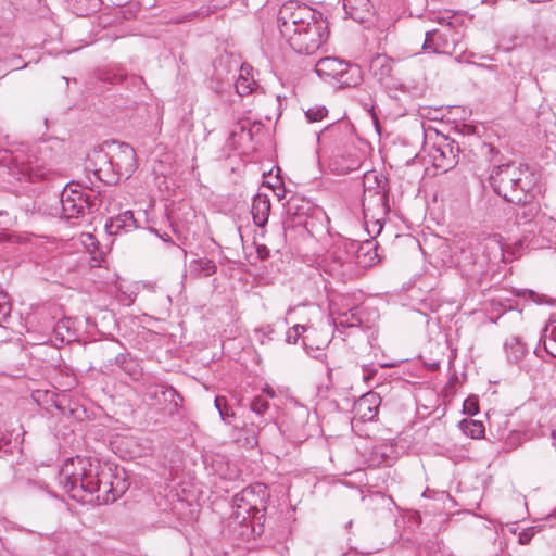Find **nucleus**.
<instances>
[{
	"mask_svg": "<svg viewBox=\"0 0 556 556\" xmlns=\"http://www.w3.org/2000/svg\"><path fill=\"white\" fill-rule=\"evenodd\" d=\"M395 366H396L395 363H383V364L379 365L380 368H391V367H395Z\"/></svg>",
	"mask_w": 556,
	"mask_h": 556,
	"instance_id": "obj_53",
	"label": "nucleus"
},
{
	"mask_svg": "<svg viewBox=\"0 0 556 556\" xmlns=\"http://www.w3.org/2000/svg\"><path fill=\"white\" fill-rule=\"evenodd\" d=\"M17 238L16 236L14 235H9V233H0V242H13L15 241L14 239Z\"/></svg>",
	"mask_w": 556,
	"mask_h": 556,
	"instance_id": "obj_47",
	"label": "nucleus"
},
{
	"mask_svg": "<svg viewBox=\"0 0 556 556\" xmlns=\"http://www.w3.org/2000/svg\"><path fill=\"white\" fill-rule=\"evenodd\" d=\"M277 22L281 36L299 54L315 53L328 36L321 13L296 0L280 7Z\"/></svg>",
	"mask_w": 556,
	"mask_h": 556,
	"instance_id": "obj_1",
	"label": "nucleus"
},
{
	"mask_svg": "<svg viewBox=\"0 0 556 556\" xmlns=\"http://www.w3.org/2000/svg\"><path fill=\"white\" fill-rule=\"evenodd\" d=\"M504 352L509 364L529 370L526 364L522 363L529 354V349L520 337L511 336L507 338L504 342Z\"/></svg>",
	"mask_w": 556,
	"mask_h": 556,
	"instance_id": "obj_18",
	"label": "nucleus"
},
{
	"mask_svg": "<svg viewBox=\"0 0 556 556\" xmlns=\"http://www.w3.org/2000/svg\"><path fill=\"white\" fill-rule=\"evenodd\" d=\"M363 216L365 229L368 235L374 238V236L378 235L382 229L380 219L377 218L372 220V229H370L368 219L369 210L365 207L364 203ZM377 242L372 239H367L362 242L350 239V278L362 276L366 269L379 263L380 258L377 253Z\"/></svg>",
	"mask_w": 556,
	"mask_h": 556,
	"instance_id": "obj_7",
	"label": "nucleus"
},
{
	"mask_svg": "<svg viewBox=\"0 0 556 556\" xmlns=\"http://www.w3.org/2000/svg\"><path fill=\"white\" fill-rule=\"evenodd\" d=\"M288 438L293 442H304L309 433L306 430V425L301 421L300 425H295L294 427H287Z\"/></svg>",
	"mask_w": 556,
	"mask_h": 556,
	"instance_id": "obj_34",
	"label": "nucleus"
},
{
	"mask_svg": "<svg viewBox=\"0 0 556 556\" xmlns=\"http://www.w3.org/2000/svg\"><path fill=\"white\" fill-rule=\"evenodd\" d=\"M131 79L134 80V84L142 81L141 77H137V76H132Z\"/></svg>",
	"mask_w": 556,
	"mask_h": 556,
	"instance_id": "obj_55",
	"label": "nucleus"
},
{
	"mask_svg": "<svg viewBox=\"0 0 556 556\" xmlns=\"http://www.w3.org/2000/svg\"><path fill=\"white\" fill-rule=\"evenodd\" d=\"M151 231L154 232L157 237H160L165 242L172 241L169 235L166 232L160 233L159 230H156V229H151Z\"/></svg>",
	"mask_w": 556,
	"mask_h": 556,
	"instance_id": "obj_48",
	"label": "nucleus"
},
{
	"mask_svg": "<svg viewBox=\"0 0 556 556\" xmlns=\"http://www.w3.org/2000/svg\"><path fill=\"white\" fill-rule=\"evenodd\" d=\"M362 81L363 73L361 66L350 62V89L354 88V92H350V100L376 121L377 117L374 112L375 106L370 92L365 89H356Z\"/></svg>",
	"mask_w": 556,
	"mask_h": 556,
	"instance_id": "obj_16",
	"label": "nucleus"
},
{
	"mask_svg": "<svg viewBox=\"0 0 556 556\" xmlns=\"http://www.w3.org/2000/svg\"><path fill=\"white\" fill-rule=\"evenodd\" d=\"M541 531V526H531L518 532V543L521 545L529 544L532 538Z\"/></svg>",
	"mask_w": 556,
	"mask_h": 556,
	"instance_id": "obj_36",
	"label": "nucleus"
},
{
	"mask_svg": "<svg viewBox=\"0 0 556 556\" xmlns=\"http://www.w3.org/2000/svg\"><path fill=\"white\" fill-rule=\"evenodd\" d=\"M351 7H357L358 9H370V3L369 0H350V8Z\"/></svg>",
	"mask_w": 556,
	"mask_h": 556,
	"instance_id": "obj_45",
	"label": "nucleus"
},
{
	"mask_svg": "<svg viewBox=\"0 0 556 556\" xmlns=\"http://www.w3.org/2000/svg\"><path fill=\"white\" fill-rule=\"evenodd\" d=\"M464 412L468 415H476L479 412L478 404L472 399H467L464 402Z\"/></svg>",
	"mask_w": 556,
	"mask_h": 556,
	"instance_id": "obj_44",
	"label": "nucleus"
},
{
	"mask_svg": "<svg viewBox=\"0 0 556 556\" xmlns=\"http://www.w3.org/2000/svg\"><path fill=\"white\" fill-rule=\"evenodd\" d=\"M363 164V155H359L350 148V173L361 169Z\"/></svg>",
	"mask_w": 556,
	"mask_h": 556,
	"instance_id": "obj_42",
	"label": "nucleus"
},
{
	"mask_svg": "<svg viewBox=\"0 0 556 556\" xmlns=\"http://www.w3.org/2000/svg\"><path fill=\"white\" fill-rule=\"evenodd\" d=\"M257 254L262 260H264V258L268 257L269 251L265 245H260V247H257Z\"/></svg>",
	"mask_w": 556,
	"mask_h": 556,
	"instance_id": "obj_46",
	"label": "nucleus"
},
{
	"mask_svg": "<svg viewBox=\"0 0 556 556\" xmlns=\"http://www.w3.org/2000/svg\"><path fill=\"white\" fill-rule=\"evenodd\" d=\"M101 473L110 476V467L98 459L76 456L68 458L61 468L59 483L70 496L81 503H90L101 488Z\"/></svg>",
	"mask_w": 556,
	"mask_h": 556,
	"instance_id": "obj_4",
	"label": "nucleus"
},
{
	"mask_svg": "<svg viewBox=\"0 0 556 556\" xmlns=\"http://www.w3.org/2000/svg\"><path fill=\"white\" fill-rule=\"evenodd\" d=\"M353 182H354V185H356V186H357V188H359V187H361V185H362V184L358 181V177H357V178H353Z\"/></svg>",
	"mask_w": 556,
	"mask_h": 556,
	"instance_id": "obj_57",
	"label": "nucleus"
},
{
	"mask_svg": "<svg viewBox=\"0 0 556 556\" xmlns=\"http://www.w3.org/2000/svg\"><path fill=\"white\" fill-rule=\"evenodd\" d=\"M339 129V126L331 125L326 128V134H329L331 136H334L337 134V130Z\"/></svg>",
	"mask_w": 556,
	"mask_h": 556,
	"instance_id": "obj_50",
	"label": "nucleus"
},
{
	"mask_svg": "<svg viewBox=\"0 0 556 556\" xmlns=\"http://www.w3.org/2000/svg\"><path fill=\"white\" fill-rule=\"evenodd\" d=\"M551 1L552 0H528V2L531 3V4L548 3Z\"/></svg>",
	"mask_w": 556,
	"mask_h": 556,
	"instance_id": "obj_52",
	"label": "nucleus"
},
{
	"mask_svg": "<svg viewBox=\"0 0 556 556\" xmlns=\"http://www.w3.org/2000/svg\"><path fill=\"white\" fill-rule=\"evenodd\" d=\"M269 497L268 488L264 483L249 485L233 496L231 519L233 523L245 528L241 534L256 539L264 533Z\"/></svg>",
	"mask_w": 556,
	"mask_h": 556,
	"instance_id": "obj_5",
	"label": "nucleus"
},
{
	"mask_svg": "<svg viewBox=\"0 0 556 556\" xmlns=\"http://www.w3.org/2000/svg\"><path fill=\"white\" fill-rule=\"evenodd\" d=\"M0 165L5 166L9 175L17 181L43 180L51 173L45 165L39 164L35 154L25 146L0 151Z\"/></svg>",
	"mask_w": 556,
	"mask_h": 556,
	"instance_id": "obj_6",
	"label": "nucleus"
},
{
	"mask_svg": "<svg viewBox=\"0 0 556 556\" xmlns=\"http://www.w3.org/2000/svg\"><path fill=\"white\" fill-rule=\"evenodd\" d=\"M376 318V311L367 312L366 307H356L350 303V337H364L372 346L374 341L377 340Z\"/></svg>",
	"mask_w": 556,
	"mask_h": 556,
	"instance_id": "obj_12",
	"label": "nucleus"
},
{
	"mask_svg": "<svg viewBox=\"0 0 556 556\" xmlns=\"http://www.w3.org/2000/svg\"><path fill=\"white\" fill-rule=\"evenodd\" d=\"M553 517L554 519H556V509L553 510L552 514L548 515V518Z\"/></svg>",
	"mask_w": 556,
	"mask_h": 556,
	"instance_id": "obj_59",
	"label": "nucleus"
},
{
	"mask_svg": "<svg viewBox=\"0 0 556 556\" xmlns=\"http://www.w3.org/2000/svg\"><path fill=\"white\" fill-rule=\"evenodd\" d=\"M511 293L515 296L522 298L525 301H530L535 304H549V301L547 300V296L544 294H539L533 290L530 289H513Z\"/></svg>",
	"mask_w": 556,
	"mask_h": 556,
	"instance_id": "obj_32",
	"label": "nucleus"
},
{
	"mask_svg": "<svg viewBox=\"0 0 556 556\" xmlns=\"http://www.w3.org/2000/svg\"><path fill=\"white\" fill-rule=\"evenodd\" d=\"M12 304L8 293L0 291V321H4L10 317Z\"/></svg>",
	"mask_w": 556,
	"mask_h": 556,
	"instance_id": "obj_37",
	"label": "nucleus"
},
{
	"mask_svg": "<svg viewBox=\"0 0 556 556\" xmlns=\"http://www.w3.org/2000/svg\"><path fill=\"white\" fill-rule=\"evenodd\" d=\"M363 503L366 507L372 510L392 511V507L395 506V502L391 496L386 495L382 492L376 491L369 495L362 497Z\"/></svg>",
	"mask_w": 556,
	"mask_h": 556,
	"instance_id": "obj_23",
	"label": "nucleus"
},
{
	"mask_svg": "<svg viewBox=\"0 0 556 556\" xmlns=\"http://www.w3.org/2000/svg\"><path fill=\"white\" fill-rule=\"evenodd\" d=\"M459 427L464 434L470 437L472 439H480L484 435V426L482 421L479 420H462L459 422Z\"/></svg>",
	"mask_w": 556,
	"mask_h": 556,
	"instance_id": "obj_29",
	"label": "nucleus"
},
{
	"mask_svg": "<svg viewBox=\"0 0 556 556\" xmlns=\"http://www.w3.org/2000/svg\"><path fill=\"white\" fill-rule=\"evenodd\" d=\"M4 215L7 216V215H8V213H7L5 211H2V210H1V211H0V216H4Z\"/></svg>",
	"mask_w": 556,
	"mask_h": 556,
	"instance_id": "obj_61",
	"label": "nucleus"
},
{
	"mask_svg": "<svg viewBox=\"0 0 556 556\" xmlns=\"http://www.w3.org/2000/svg\"><path fill=\"white\" fill-rule=\"evenodd\" d=\"M501 305L504 307V308H508V309H513V306L510 304L506 305L504 303H501Z\"/></svg>",
	"mask_w": 556,
	"mask_h": 556,
	"instance_id": "obj_58",
	"label": "nucleus"
},
{
	"mask_svg": "<svg viewBox=\"0 0 556 556\" xmlns=\"http://www.w3.org/2000/svg\"><path fill=\"white\" fill-rule=\"evenodd\" d=\"M374 14L370 9L357 7H351L350 18L354 20L358 24L364 25L365 28H369L372 22Z\"/></svg>",
	"mask_w": 556,
	"mask_h": 556,
	"instance_id": "obj_31",
	"label": "nucleus"
},
{
	"mask_svg": "<svg viewBox=\"0 0 556 556\" xmlns=\"http://www.w3.org/2000/svg\"><path fill=\"white\" fill-rule=\"evenodd\" d=\"M462 35L451 28V23L444 29H432L426 33L422 49L438 54H452Z\"/></svg>",
	"mask_w": 556,
	"mask_h": 556,
	"instance_id": "obj_13",
	"label": "nucleus"
},
{
	"mask_svg": "<svg viewBox=\"0 0 556 556\" xmlns=\"http://www.w3.org/2000/svg\"><path fill=\"white\" fill-rule=\"evenodd\" d=\"M505 260L502 236L498 233H481L470 237L460 247L458 266L462 276L470 288L481 286L482 279L488 275L489 264Z\"/></svg>",
	"mask_w": 556,
	"mask_h": 556,
	"instance_id": "obj_2",
	"label": "nucleus"
},
{
	"mask_svg": "<svg viewBox=\"0 0 556 556\" xmlns=\"http://www.w3.org/2000/svg\"><path fill=\"white\" fill-rule=\"evenodd\" d=\"M53 333L55 340L61 343H71L78 338V330L75 327V320L70 317H64L58 320L53 326Z\"/></svg>",
	"mask_w": 556,
	"mask_h": 556,
	"instance_id": "obj_21",
	"label": "nucleus"
},
{
	"mask_svg": "<svg viewBox=\"0 0 556 556\" xmlns=\"http://www.w3.org/2000/svg\"><path fill=\"white\" fill-rule=\"evenodd\" d=\"M489 182L493 191L506 202L528 207L523 217L531 218L538 213L539 206L532 202L533 195L530 193L533 181L528 166L516 162L494 165Z\"/></svg>",
	"mask_w": 556,
	"mask_h": 556,
	"instance_id": "obj_3",
	"label": "nucleus"
},
{
	"mask_svg": "<svg viewBox=\"0 0 556 556\" xmlns=\"http://www.w3.org/2000/svg\"><path fill=\"white\" fill-rule=\"evenodd\" d=\"M97 162L99 163L98 167H102L103 169L110 168L109 165L105 164V162L99 157V153L97 154Z\"/></svg>",
	"mask_w": 556,
	"mask_h": 556,
	"instance_id": "obj_51",
	"label": "nucleus"
},
{
	"mask_svg": "<svg viewBox=\"0 0 556 556\" xmlns=\"http://www.w3.org/2000/svg\"><path fill=\"white\" fill-rule=\"evenodd\" d=\"M355 452L357 458L355 463L352 465L354 471L361 470L365 466H371L369 455L370 447L368 445V441L362 438L357 439V442H354Z\"/></svg>",
	"mask_w": 556,
	"mask_h": 556,
	"instance_id": "obj_25",
	"label": "nucleus"
},
{
	"mask_svg": "<svg viewBox=\"0 0 556 556\" xmlns=\"http://www.w3.org/2000/svg\"><path fill=\"white\" fill-rule=\"evenodd\" d=\"M552 438H553V445L555 446L556 448V431H553L552 432Z\"/></svg>",
	"mask_w": 556,
	"mask_h": 556,
	"instance_id": "obj_56",
	"label": "nucleus"
},
{
	"mask_svg": "<svg viewBox=\"0 0 556 556\" xmlns=\"http://www.w3.org/2000/svg\"><path fill=\"white\" fill-rule=\"evenodd\" d=\"M515 435H516V434H515V433H513V434L509 437V440H510V441H513V440H514V438H515Z\"/></svg>",
	"mask_w": 556,
	"mask_h": 556,
	"instance_id": "obj_62",
	"label": "nucleus"
},
{
	"mask_svg": "<svg viewBox=\"0 0 556 556\" xmlns=\"http://www.w3.org/2000/svg\"><path fill=\"white\" fill-rule=\"evenodd\" d=\"M140 394L146 404L163 410L169 416L181 415L184 397L178 391L151 375H146L140 381Z\"/></svg>",
	"mask_w": 556,
	"mask_h": 556,
	"instance_id": "obj_8",
	"label": "nucleus"
},
{
	"mask_svg": "<svg viewBox=\"0 0 556 556\" xmlns=\"http://www.w3.org/2000/svg\"><path fill=\"white\" fill-rule=\"evenodd\" d=\"M105 228L110 235H117L119 231L128 232L137 228V220L135 219L131 211H125L114 217H111L106 222Z\"/></svg>",
	"mask_w": 556,
	"mask_h": 556,
	"instance_id": "obj_19",
	"label": "nucleus"
},
{
	"mask_svg": "<svg viewBox=\"0 0 556 556\" xmlns=\"http://www.w3.org/2000/svg\"><path fill=\"white\" fill-rule=\"evenodd\" d=\"M433 149L431 156L437 168L446 172L458 163L460 147L454 139L442 136L434 143Z\"/></svg>",
	"mask_w": 556,
	"mask_h": 556,
	"instance_id": "obj_14",
	"label": "nucleus"
},
{
	"mask_svg": "<svg viewBox=\"0 0 556 556\" xmlns=\"http://www.w3.org/2000/svg\"><path fill=\"white\" fill-rule=\"evenodd\" d=\"M329 169L338 176L348 174V160L343 154H333L329 161Z\"/></svg>",
	"mask_w": 556,
	"mask_h": 556,
	"instance_id": "obj_33",
	"label": "nucleus"
},
{
	"mask_svg": "<svg viewBox=\"0 0 556 556\" xmlns=\"http://www.w3.org/2000/svg\"><path fill=\"white\" fill-rule=\"evenodd\" d=\"M330 317L332 319V324L334 327V333L338 336H342L345 333V329L348 328V319L345 318L346 313L341 312L338 307V303L336 300H330L329 303ZM337 338V334L333 336V340Z\"/></svg>",
	"mask_w": 556,
	"mask_h": 556,
	"instance_id": "obj_26",
	"label": "nucleus"
},
{
	"mask_svg": "<svg viewBox=\"0 0 556 556\" xmlns=\"http://www.w3.org/2000/svg\"><path fill=\"white\" fill-rule=\"evenodd\" d=\"M214 406L218 410L220 419L230 425L232 419L235 418V412L232 407L229 405L226 396L217 395L214 400Z\"/></svg>",
	"mask_w": 556,
	"mask_h": 556,
	"instance_id": "obj_27",
	"label": "nucleus"
},
{
	"mask_svg": "<svg viewBox=\"0 0 556 556\" xmlns=\"http://www.w3.org/2000/svg\"><path fill=\"white\" fill-rule=\"evenodd\" d=\"M363 296H364V295H363V293L359 291V292H358V296H357V301H362V300H363Z\"/></svg>",
	"mask_w": 556,
	"mask_h": 556,
	"instance_id": "obj_60",
	"label": "nucleus"
},
{
	"mask_svg": "<svg viewBox=\"0 0 556 556\" xmlns=\"http://www.w3.org/2000/svg\"><path fill=\"white\" fill-rule=\"evenodd\" d=\"M480 154L484 156L490 163H493L500 155V150L492 143L483 142L480 146Z\"/></svg>",
	"mask_w": 556,
	"mask_h": 556,
	"instance_id": "obj_38",
	"label": "nucleus"
},
{
	"mask_svg": "<svg viewBox=\"0 0 556 556\" xmlns=\"http://www.w3.org/2000/svg\"><path fill=\"white\" fill-rule=\"evenodd\" d=\"M378 369L376 368H371V367H367L366 365H363L362 366V380L368 386V387H371V382L377 374Z\"/></svg>",
	"mask_w": 556,
	"mask_h": 556,
	"instance_id": "obj_43",
	"label": "nucleus"
},
{
	"mask_svg": "<svg viewBox=\"0 0 556 556\" xmlns=\"http://www.w3.org/2000/svg\"><path fill=\"white\" fill-rule=\"evenodd\" d=\"M270 201L266 194L257 193L253 198L251 214L253 222L258 227H264L269 217Z\"/></svg>",
	"mask_w": 556,
	"mask_h": 556,
	"instance_id": "obj_20",
	"label": "nucleus"
},
{
	"mask_svg": "<svg viewBox=\"0 0 556 556\" xmlns=\"http://www.w3.org/2000/svg\"><path fill=\"white\" fill-rule=\"evenodd\" d=\"M130 482L124 469L110 467V476L101 473V488L96 492V502L98 504H109L119 498L129 488Z\"/></svg>",
	"mask_w": 556,
	"mask_h": 556,
	"instance_id": "obj_11",
	"label": "nucleus"
},
{
	"mask_svg": "<svg viewBox=\"0 0 556 556\" xmlns=\"http://www.w3.org/2000/svg\"><path fill=\"white\" fill-rule=\"evenodd\" d=\"M115 365L118 366L132 380L144 377L139 362L130 353H121L115 357Z\"/></svg>",
	"mask_w": 556,
	"mask_h": 556,
	"instance_id": "obj_22",
	"label": "nucleus"
},
{
	"mask_svg": "<svg viewBox=\"0 0 556 556\" xmlns=\"http://www.w3.org/2000/svg\"><path fill=\"white\" fill-rule=\"evenodd\" d=\"M101 79L110 84H122L127 79V75L122 71L106 72L101 76Z\"/></svg>",
	"mask_w": 556,
	"mask_h": 556,
	"instance_id": "obj_40",
	"label": "nucleus"
},
{
	"mask_svg": "<svg viewBox=\"0 0 556 556\" xmlns=\"http://www.w3.org/2000/svg\"><path fill=\"white\" fill-rule=\"evenodd\" d=\"M326 114L327 110L325 106L311 108L305 112V115L309 122L321 121Z\"/></svg>",
	"mask_w": 556,
	"mask_h": 556,
	"instance_id": "obj_41",
	"label": "nucleus"
},
{
	"mask_svg": "<svg viewBox=\"0 0 556 556\" xmlns=\"http://www.w3.org/2000/svg\"><path fill=\"white\" fill-rule=\"evenodd\" d=\"M99 157L109 165V169L102 167L94 168V175L106 185L116 184L122 176H129L136 170V152L128 143H121L119 151L109 156L105 153L99 152Z\"/></svg>",
	"mask_w": 556,
	"mask_h": 556,
	"instance_id": "obj_9",
	"label": "nucleus"
},
{
	"mask_svg": "<svg viewBox=\"0 0 556 556\" xmlns=\"http://www.w3.org/2000/svg\"><path fill=\"white\" fill-rule=\"evenodd\" d=\"M251 72L252 67L250 66L242 65L240 67L239 76L235 83L236 91L240 97L249 96L258 86Z\"/></svg>",
	"mask_w": 556,
	"mask_h": 556,
	"instance_id": "obj_24",
	"label": "nucleus"
},
{
	"mask_svg": "<svg viewBox=\"0 0 556 556\" xmlns=\"http://www.w3.org/2000/svg\"><path fill=\"white\" fill-rule=\"evenodd\" d=\"M60 202L62 206V217L66 219L78 218L86 213L97 211L101 205V199L92 190L86 191L84 188L64 187Z\"/></svg>",
	"mask_w": 556,
	"mask_h": 556,
	"instance_id": "obj_10",
	"label": "nucleus"
},
{
	"mask_svg": "<svg viewBox=\"0 0 556 556\" xmlns=\"http://www.w3.org/2000/svg\"><path fill=\"white\" fill-rule=\"evenodd\" d=\"M380 402V396L372 391L366 392L354 401L351 409V413H353L350 420L351 428L353 429L356 419L361 421L372 420L378 413Z\"/></svg>",
	"mask_w": 556,
	"mask_h": 556,
	"instance_id": "obj_17",
	"label": "nucleus"
},
{
	"mask_svg": "<svg viewBox=\"0 0 556 556\" xmlns=\"http://www.w3.org/2000/svg\"><path fill=\"white\" fill-rule=\"evenodd\" d=\"M542 340L545 351L551 356L556 357V323H549L546 325Z\"/></svg>",
	"mask_w": 556,
	"mask_h": 556,
	"instance_id": "obj_28",
	"label": "nucleus"
},
{
	"mask_svg": "<svg viewBox=\"0 0 556 556\" xmlns=\"http://www.w3.org/2000/svg\"><path fill=\"white\" fill-rule=\"evenodd\" d=\"M305 331V327L303 325L296 324L293 327L289 328L286 334V341L289 344H295L301 337V334Z\"/></svg>",
	"mask_w": 556,
	"mask_h": 556,
	"instance_id": "obj_39",
	"label": "nucleus"
},
{
	"mask_svg": "<svg viewBox=\"0 0 556 556\" xmlns=\"http://www.w3.org/2000/svg\"><path fill=\"white\" fill-rule=\"evenodd\" d=\"M374 198L376 199V203L378 206H380L381 210H383V204H384V195H380V194H375Z\"/></svg>",
	"mask_w": 556,
	"mask_h": 556,
	"instance_id": "obj_49",
	"label": "nucleus"
},
{
	"mask_svg": "<svg viewBox=\"0 0 556 556\" xmlns=\"http://www.w3.org/2000/svg\"><path fill=\"white\" fill-rule=\"evenodd\" d=\"M315 72L330 84H338L340 89L348 85L346 80H344L348 73V63L343 60L334 56L323 58L316 63Z\"/></svg>",
	"mask_w": 556,
	"mask_h": 556,
	"instance_id": "obj_15",
	"label": "nucleus"
},
{
	"mask_svg": "<svg viewBox=\"0 0 556 556\" xmlns=\"http://www.w3.org/2000/svg\"><path fill=\"white\" fill-rule=\"evenodd\" d=\"M250 407L257 417H263L269 409V402L263 395H258L251 401Z\"/></svg>",
	"mask_w": 556,
	"mask_h": 556,
	"instance_id": "obj_35",
	"label": "nucleus"
},
{
	"mask_svg": "<svg viewBox=\"0 0 556 556\" xmlns=\"http://www.w3.org/2000/svg\"><path fill=\"white\" fill-rule=\"evenodd\" d=\"M342 7L345 11V15H348V0H342Z\"/></svg>",
	"mask_w": 556,
	"mask_h": 556,
	"instance_id": "obj_54",
	"label": "nucleus"
},
{
	"mask_svg": "<svg viewBox=\"0 0 556 556\" xmlns=\"http://www.w3.org/2000/svg\"><path fill=\"white\" fill-rule=\"evenodd\" d=\"M191 268L198 275H203L204 277H210L217 270L215 262L208 258L193 260L191 262Z\"/></svg>",
	"mask_w": 556,
	"mask_h": 556,
	"instance_id": "obj_30",
	"label": "nucleus"
}]
</instances>
